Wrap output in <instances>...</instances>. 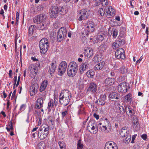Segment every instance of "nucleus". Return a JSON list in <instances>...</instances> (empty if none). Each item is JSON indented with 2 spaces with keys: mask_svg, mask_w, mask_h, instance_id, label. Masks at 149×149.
I'll use <instances>...</instances> for the list:
<instances>
[{
  "mask_svg": "<svg viewBox=\"0 0 149 149\" xmlns=\"http://www.w3.org/2000/svg\"><path fill=\"white\" fill-rule=\"evenodd\" d=\"M120 96L119 94L116 93H111L109 95V98L111 99H118Z\"/></svg>",
  "mask_w": 149,
  "mask_h": 149,
  "instance_id": "obj_30",
  "label": "nucleus"
},
{
  "mask_svg": "<svg viewBox=\"0 0 149 149\" xmlns=\"http://www.w3.org/2000/svg\"><path fill=\"white\" fill-rule=\"evenodd\" d=\"M67 66V63L64 61H62L60 63L58 67V74L62 76L65 72Z\"/></svg>",
  "mask_w": 149,
  "mask_h": 149,
  "instance_id": "obj_9",
  "label": "nucleus"
},
{
  "mask_svg": "<svg viewBox=\"0 0 149 149\" xmlns=\"http://www.w3.org/2000/svg\"><path fill=\"white\" fill-rule=\"evenodd\" d=\"M102 59V55L99 54H97L94 57L93 60L95 62H97L101 61Z\"/></svg>",
  "mask_w": 149,
  "mask_h": 149,
  "instance_id": "obj_35",
  "label": "nucleus"
},
{
  "mask_svg": "<svg viewBox=\"0 0 149 149\" xmlns=\"http://www.w3.org/2000/svg\"><path fill=\"white\" fill-rule=\"evenodd\" d=\"M84 51L85 56L87 58H89L93 55V50L91 47H88L86 48Z\"/></svg>",
  "mask_w": 149,
  "mask_h": 149,
  "instance_id": "obj_12",
  "label": "nucleus"
},
{
  "mask_svg": "<svg viewBox=\"0 0 149 149\" xmlns=\"http://www.w3.org/2000/svg\"><path fill=\"white\" fill-rule=\"evenodd\" d=\"M36 28V26L34 25H32L29 26L28 30V36H31L33 34V31L35 30Z\"/></svg>",
  "mask_w": 149,
  "mask_h": 149,
  "instance_id": "obj_37",
  "label": "nucleus"
},
{
  "mask_svg": "<svg viewBox=\"0 0 149 149\" xmlns=\"http://www.w3.org/2000/svg\"><path fill=\"white\" fill-rule=\"evenodd\" d=\"M26 107V105L25 104H23L20 107L19 111L18 113H21L25 109Z\"/></svg>",
  "mask_w": 149,
  "mask_h": 149,
  "instance_id": "obj_48",
  "label": "nucleus"
},
{
  "mask_svg": "<svg viewBox=\"0 0 149 149\" xmlns=\"http://www.w3.org/2000/svg\"><path fill=\"white\" fill-rule=\"evenodd\" d=\"M43 101V100L39 98L37 100L35 106L36 109H39L42 107Z\"/></svg>",
  "mask_w": 149,
  "mask_h": 149,
  "instance_id": "obj_28",
  "label": "nucleus"
},
{
  "mask_svg": "<svg viewBox=\"0 0 149 149\" xmlns=\"http://www.w3.org/2000/svg\"><path fill=\"white\" fill-rule=\"evenodd\" d=\"M101 2V1H100V0H99L98 1H96L95 4V6H97L99 5L100 4Z\"/></svg>",
  "mask_w": 149,
  "mask_h": 149,
  "instance_id": "obj_61",
  "label": "nucleus"
},
{
  "mask_svg": "<svg viewBox=\"0 0 149 149\" xmlns=\"http://www.w3.org/2000/svg\"><path fill=\"white\" fill-rule=\"evenodd\" d=\"M78 115H84L85 113L84 109L82 105H81L78 108Z\"/></svg>",
  "mask_w": 149,
  "mask_h": 149,
  "instance_id": "obj_40",
  "label": "nucleus"
},
{
  "mask_svg": "<svg viewBox=\"0 0 149 149\" xmlns=\"http://www.w3.org/2000/svg\"><path fill=\"white\" fill-rule=\"evenodd\" d=\"M116 105L118 107V108L119 109V112L121 114H123L125 113V110L123 107L121 106L119 103H117L116 104Z\"/></svg>",
  "mask_w": 149,
  "mask_h": 149,
  "instance_id": "obj_44",
  "label": "nucleus"
},
{
  "mask_svg": "<svg viewBox=\"0 0 149 149\" xmlns=\"http://www.w3.org/2000/svg\"><path fill=\"white\" fill-rule=\"evenodd\" d=\"M19 14L18 12H17L16 15V23H17L18 20V16H19Z\"/></svg>",
  "mask_w": 149,
  "mask_h": 149,
  "instance_id": "obj_62",
  "label": "nucleus"
},
{
  "mask_svg": "<svg viewBox=\"0 0 149 149\" xmlns=\"http://www.w3.org/2000/svg\"><path fill=\"white\" fill-rule=\"evenodd\" d=\"M89 16V11L87 9H83L79 11L78 15V20L82 21L87 19Z\"/></svg>",
  "mask_w": 149,
  "mask_h": 149,
  "instance_id": "obj_6",
  "label": "nucleus"
},
{
  "mask_svg": "<svg viewBox=\"0 0 149 149\" xmlns=\"http://www.w3.org/2000/svg\"><path fill=\"white\" fill-rule=\"evenodd\" d=\"M102 4L103 6H105L109 4V0H101Z\"/></svg>",
  "mask_w": 149,
  "mask_h": 149,
  "instance_id": "obj_53",
  "label": "nucleus"
},
{
  "mask_svg": "<svg viewBox=\"0 0 149 149\" xmlns=\"http://www.w3.org/2000/svg\"><path fill=\"white\" fill-rule=\"evenodd\" d=\"M4 13L3 10V9H1V10L0 11V14L2 15L3 16V17L4 18L5 16L3 14Z\"/></svg>",
  "mask_w": 149,
  "mask_h": 149,
  "instance_id": "obj_64",
  "label": "nucleus"
},
{
  "mask_svg": "<svg viewBox=\"0 0 149 149\" xmlns=\"http://www.w3.org/2000/svg\"><path fill=\"white\" fill-rule=\"evenodd\" d=\"M48 135L47 134L44 133L41 131H39L38 133V136L39 138L41 140H43L45 139Z\"/></svg>",
  "mask_w": 149,
  "mask_h": 149,
  "instance_id": "obj_38",
  "label": "nucleus"
},
{
  "mask_svg": "<svg viewBox=\"0 0 149 149\" xmlns=\"http://www.w3.org/2000/svg\"><path fill=\"white\" fill-rule=\"evenodd\" d=\"M71 99V95L68 90L63 91L60 94L59 97V101L60 103L66 106L69 103Z\"/></svg>",
  "mask_w": 149,
  "mask_h": 149,
  "instance_id": "obj_2",
  "label": "nucleus"
},
{
  "mask_svg": "<svg viewBox=\"0 0 149 149\" xmlns=\"http://www.w3.org/2000/svg\"><path fill=\"white\" fill-rule=\"evenodd\" d=\"M106 13L108 16H113L115 14V11L112 6H109L107 9Z\"/></svg>",
  "mask_w": 149,
  "mask_h": 149,
  "instance_id": "obj_21",
  "label": "nucleus"
},
{
  "mask_svg": "<svg viewBox=\"0 0 149 149\" xmlns=\"http://www.w3.org/2000/svg\"><path fill=\"white\" fill-rule=\"evenodd\" d=\"M59 9L56 6L52 7L51 8L50 15L51 17L55 18L58 15Z\"/></svg>",
  "mask_w": 149,
  "mask_h": 149,
  "instance_id": "obj_14",
  "label": "nucleus"
},
{
  "mask_svg": "<svg viewBox=\"0 0 149 149\" xmlns=\"http://www.w3.org/2000/svg\"><path fill=\"white\" fill-rule=\"evenodd\" d=\"M86 75L88 78H92L95 75V72L92 69L86 72Z\"/></svg>",
  "mask_w": 149,
  "mask_h": 149,
  "instance_id": "obj_36",
  "label": "nucleus"
},
{
  "mask_svg": "<svg viewBox=\"0 0 149 149\" xmlns=\"http://www.w3.org/2000/svg\"><path fill=\"white\" fill-rule=\"evenodd\" d=\"M29 70L30 72L29 76L31 78L34 77L36 75L38 70L34 66H31L29 67Z\"/></svg>",
  "mask_w": 149,
  "mask_h": 149,
  "instance_id": "obj_18",
  "label": "nucleus"
},
{
  "mask_svg": "<svg viewBox=\"0 0 149 149\" xmlns=\"http://www.w3.org/2000/svg\"><path fill=\"white\" fill-rule=\"evenodd\" d=\"M121 42L119 41H116L114 42L112 45V47L114 49H116V48L120 46Z\"/></svg>",
  "mask_w": 149,
  "mask_h": 149,
  "instance_id": "obj_41",
  "label": "nucleus"
},
{
  "mask_svg": "<svg viewBox=\"0 0 149 149\" xmlns=\"http://www.w3.org/2000/svg\"><path fill=\"white\" fill-rule=\"evenodd\" d=\"M133 120L132 126L134 127L135 128L136 130H137L139 127V123L137 118L136 116H134L133 117Z\"/></svg>",
  "mask_w": 149,
  "mask_h": 149,
  "instance_id": "obj_25",
  "label": "nucleus"
},
{
  "mask_svg": "<svg viewBox=\"0 0 149 149\" xmlns=\"http://www.w3.org/2000/svg\"><path fill=\"white\" fill-rule=\"evenodd\" d=\"M132 95L130 93H129L124 97L125 101L126 102L130 103L132 101Z\"/></svg>",
  "mask_w": 149,
  "mask_h": 149,
  "instance_id": "obj_39",
  "label": "nucleus"
},
{
  "mask_svg": "<svg viewBox=\"0 0 149 149\" xmlns=\"http://www.w3.org/2000/svg\"><path fill=\"white\" fill-rule=\"evenodd\" d=\"M38 130L48 135L49 134V127L47 125H43L40 127Z\"/></svg>",
  "mask_w": 149,
  "mask_h": 149,
  "instance_id": "obj_26",
  "label": "nucleus"
},
{
  "mask_svg": "<svg viewBox=\"0 0 149 149\" xmlns=\"http://www.w3.org/2000/svg\"><path fill=\"white\" fill-rule=\"evenodd\" d=\"M87 129L91 133L93 134H95L98 131V128L96 123L92 121L89 122Z\"/></svg>",
  "mask_w": 149,
  "mask_h": 149,
  "instance_id": "obj_8",
  "label": "nucleus"
},
{
  "mask_svg": "<svg viewBox=\"0 0 149 149\" xmlns=\"http://www.w3.org/2000/svg\"><path fill=\"white\" fill-rule=\"evenodd\" d=\"M67 113V111L65 110L64 111L62 112V116L63 117H64L65 115Z\"/></svg>",
  "mask_w": 149,
  "mask_h": 149,
  "instance_id": "obj_59",
  "label": "nucleus"
},
{
  "mask_svg": "<svg viewBox=\"0 0 149 149\" xmlns=\"http://www.w3.org/2000/svg\"><path fill=\"white\" fill-rule=\"evenodd\" d=\"M56 67V62L52 63L50 65L49 67V72L50 74H53L55 72Z\"/></svg>",
  "mask_w": 149,
  "mask_h": 149,
  "instance_id": "obj_23",
  "label": "nucleus"
},
{
  "mask_svg": "<svg viewBox=\"0 0 149 149\" xmlns=\"http://www.w3.org/2000/svg\"><path fill=\"white\" fill-rule=\"evenodd\" d=\"M93 116L97 120H98L99 119V117L98 115L96 113H94L93 114Z\"/></svg>",
  "mask_w": 149,
  "mask_h": 149,
  "instance_id": "obj_63",
  "label": "nucleus"
},
{
  "mask_svg": "<svg viewBox=\"0 0 149 149\" xmlns=\"http://www.w3.org/2000/svg\"><path fill=\"white\" fill-rule=\"evenodd\" d=\"M91 42H93L94 44H95L98 42L97 39L95 38H90V39Z\"/></svg>",
  "mask_w": 149,
  "mask_h": 149,
  "instance_id": "obj_55",
  "label": "nucleus"
},
{
  "mask_svg": "<svg viewBox=\"0 0 149 149\" xmlns=\"http://www.w3.org/2000/svg\"><path fill=\"white\" fill-rule=\"evenodd\" d=\"M107 48V46L106 45L104 44H102L99 47L98 49L99 52H104L105 51Z\"/></svg>",
  "mask_w": 149,
  "mask_h": 149,
  "instance_id": "obj_42",
  "label": "nucleus"
},
{
  "mask_svg": "<svg viewBox=\"0 0 149 149\" xmlns=\"http://www.w3.org/2000/svg\"><path fill=\"white\" fill-rule=\"evenodd\" d=\"M88 64L87 63L85 62L81 65L79 67V70L81 73H83L86 69L88 68Z\"/></svg>",
  "mask_w": 149,
  "mask_h": 149,
  "instance_id": "obj_27",
  "label": "nucleus"
},
{
  "mask_svg": "<svg viewBox=\"0 0 149 149\" xmlns=\"http://www.w3.org/2000/svg\"><path fill=\"white\" fill-rule=\"evenodd\" d=\"M67 33V31L65 28L64 27H61L57 32V39L58 41H62L65 37Z\"/></svg>",
  "mask_w": 149,
  "mask_h": 149,
  "instance_id": "obj_7",
  "label": "nucleus"
},
{
  "mask_svg": "<svg viewBox=\"0 0 149 149\" xmlns=\"http://www.w3.org/2000/svg\"><path fill=\"white\" fill-rule=\"evenodd\" d=\"M45 148L46 144L43 141L39 143L36 147V149H45Z\"/></svg>",
  "mask_w": 149,
  "mask_h": 149,
  "instance_id": "obj_34",
  "label": "nucleus"
},
{
  "mask_svg": "<svg viewBox=\"0 0 149 149\" xmlns=\"http://www.w3.org/2000/svg\"><path fill=\"white\" fill-rule=\"evenodd\" d=\"M48 84V81L47 80H45L43 81L40 87V91H44L46 88Z\"/></svg>",
  "mask_w": 149,
  "mask_h": 149,
  "instance_id": "obj_29",
  "label": "nucleus"
},
{
  "mask_svg": "<svg viewBox=\"0 0 149 149\" xmlns=\"http://www.w3.org/2000/svg\"><path fill=\"white\" fill-rule=\"evenodd\" d=\"M115 55L116 57L118 59H125L124 51L122 48H120L116 51Z\"/></svg>",
  "mask_w": 149,
  "mask_h": 149,
  "instance_id": "obj_10",
  "label": "nucleus"
},
{
  "mask_svg": "<svg viewBox=\"0 0 149 149\" xmlns=\"http://www.w3.org/2000/svg\"><path fill=\"white\" fill-rule=\"evenodd\" d=\"M126 127H123L121 130L120 134L122 137H123V140L125 143L129 142L131 139V136L129 133V131Z\"/></svg>",
  "mask_w": 149,
  "mask_h": 149,
  "instance_id": "obj_5",
  "label": "nucleus"
},
{
  "mask_svg": "<svg viewBox=\"0 0 149 149\" xmlns=\"http://www.w3.org/2000/svg\"><path fill=\"white\" fill-rule=\"evenodd\" d=\"M77 145V149H83L84 145L81 140L80 139L78 141Z\"/></svg>",
  "mask_w": 149,
  "mask_h": 149,
  "instance_id": "obj_45",
  "label": "nucleus"
},
{
  "mask_svg": "<svg viewBox=\"0 0 149 149\" xmlns=\"http://www.w3.org/2000/svg\"><path fill=\"white\" fill-rule=\"evenodd\" d=\"M105 101L103 100H101V99L100 100L99 102V104L101 105H103L105 104Z\"/></svg>",
  "mask_w": 149,
  "mask_h": 149,
  "instance_id": "obj_56",
  "label": "nucleus"
},
{
  "mask_svg": "<svg viewBox=\"0 0 149 149\" xmlns=\"http://www.w3.org/2000/svg\"><path fill=\"white\" fill-rule=\"evenodd\" d=\"M49 45L48 40L47 38H44L42 39L40 41L39 44L40 53L42 54H45L48 50Z\"/></svg>",
  "mask_w": 149,
  "mask_h": 149,
  "instance_id": "obj_4",
  "label": "nucleus"
},
{
  "mask_svg": "<svg viewBox=\"0 0 149 149\" xmlns=\"http://www.w3.org/2000/svg\"><path fill=\"white\" fill-rule=\"evenodd\" d=\"M33 22L34 23L38 24V28L42 30L46 28L49 24L47 16L43 14L35 17L33 19Z\"/></svg>",
  "mask_w": 149,
  "mask_h": 149,
  "instance_id": "obj_1",
  "label": "nucleus"
},
{
  "mask_svg": "<svg viewBox=\"0 0 149 149\" xmlns=\"http://www.w3.org/2000/svg\"><path fill=\"white\" fill-rule=\"evenodd\" d=\"M99 128L101 131L105 132H109L111 131V127L106 126L105 125H100Z\"/></svg>",
  "mask_w": 149,
  "mask_h": 149,
  "instance_id": "obj_22",
  "label": "nucleus"
},
{
  "mask_svg": "<svg viewBox=\"0 0 149 149\" xmlns=\"http://www.w3.org/2000/svg\"><path fill=\"white\" fill-rule=\"evenodd\" d=\"M147 136L146 134H142L141 137L144 140H146L147 138Z\"/></svg>",
  "mask_w": 149,
  "mask_h": 149,
  "instance_id": "obj_58",
  "label": "nucleus"
},
{
  "mask_svg": "<svg viewBox=\"0 0 149 149\" xmlns=\"http://www.w3.org/2000/svg\"><path fill=\"white\" fill-rule=\"evenodd\" d=\"M125 109L126 113L129 116L132 117L134 115V113L130 106H126Z\"/></svg>",
  "mask_w": 149,
  "mask_h": 149,
  "instance_id": "obj_20",
  "label": "nucleus"
},
{
  "mask_svg": "<svg viewBox=\"0 0 149 149\" xmlns=\"http://www.w3.org/2000/svg\"><path fill=\"white\" fill-rule=\"evenodd\" d=\"M55 118L53 117L49 116L48 118V121L49 125H53L54 124Z\"/></svg>",
  "mask_w": 149,
  "mask_h": 149,
  "instance_id": "obj_43",
  "label": "nucleus"
},
{
  "mask_svg": "<svg viewBox=\"0 0 149 149\" xmlns=\"http://www.w3.org/2000/svg\"><path fill=\"white\" fill-rule=\"evenodd\" d=\"M95 27V23L92 21H89L87 24L86 28L88 32H93L94 31Z\"/></svg>",
  "mask_w": 149,
  "mask_h": 149,
  "instance_id": "obj_16",
  "label": "nucleus"
},
{
  "mask_svg": "<svg viewBox=\"0 0 149 149\" xmlns=\"http://www.w3.org/2000/svg\"><path fill=\"white\" fill-rule=\"evenodd\" d=\"M115 82V80L113 78L108 77L106 78L104 81L105 85L108 86L112 85Z\"/></svg>",
  "mask_w": 149,
  "mask_h": 149,
  "instance_id": "obj_19",
  "label": "nucleus"
},
{
  "mask_svg": "<svg viewBox=\"0 0 149 149\" xmlns=\"http://www.w3.org/2000/svg\"><path fill=\"white\" fill-rule=\"evenodd\" d=\"M97 85L94 83H91L90 84L87 91L88 92H91L93 93L95 92L97 90Z\"/></svg>",
  "mask_w": 149,
  "mask_h": 149,
  "instance_id": "obj_17",
  "label": "nucleus"
},
{
  "mask_svg": "<svg viewBox=\"0 0 149 149\" xmlns=\"http://www.w3.org/2000/svg\"><path fill=\"white\" fill-rule=\"evenodd\" d=\"M60 149H65L66 145L65 143L62 141H60L58 143Z\"/></svg>",
  "mask_w": 149,
  "mask_h": 149,
  "instance_id": "obj_46",
  "label": "nucleus"
},
{
  "mask_svg": "<svg viewBox=\"0 0 149 149\" xmlns=\"http://www.w3.org/2000/svg\"><path fill=\"white\" fill-rule=\"evenodd\" d=\"M59 13L60 14H64L66 13V10L63 7L61 8L60 9H58Z\"/></svg>",
  "mask_w": 149,
  "mask_h": 149,
  "instance_id": "obj_54",
  "label": "nucleus"
},
{
  "mask_svg": "<svg viewBox=\"0 0 149 149\" xmlns=\"http://www.w3.org/2000/svg\"><path fill=\"white\" fill-rule=\"evenodd\" d=\"M88 35V32H86L85 31H84V32H83L82 33V36L81 38V40H86V37H87Z\"/></svg>",
  "mask_w": 149,
  "mask_h": 149,
  "instance_id": "obj_51",
  "label": "nucleus"
},
{
  "mask_svg": "<svg viewBox=\"0 0 149 149\" xmlns=\"http://www.w3.org/2000/svg\"><path fill=\"white\" fill-rule=\"evenodd\" d=\"M70 0H57L58 2L59 3L63 2H67L70 1Z\"/></svg>",
  "mask_w": 149,
  "mask_h": 149,
  "instance_id": "obj_60",
  "label": "nucleus"
},
{
  "mask_svg": "<svg viewBox=\"0 0 149 149\" xmlns=\"http://www.w3.org/2000/svg\"><path fill=\"white\" fill-rule=\"evenodd\" d=\"M118 33V30L116 29L114 30H109L108 32V35L109 36H111L112 34H113L112 36L114 38H116L117 35Z\"/></svg>",
  "mask_w": 149,
  "mask_h": 149,
  "instance_id": "obj_31",
  "label": "nucleus"
},
{
  "mask_svg": "<svg viewBox=\"0 0 149 149\" xmlns=\"http://www.w3.org/2000/svg\"><path fill=\"white\" fill-rule=\"evenodd\" d=\"M78 69V65L77 63L72 61L69 64L67 70L68 75L70 77H74L77 73Z\"/></svg>",
  "mask_w": 149,
  "mask_h": 149,
  "instance_id": "obj_3",
  "label": "nucleus"
},
{
  "mask_svg": "<svg viewBox=\"0 0 149 149\" xmlns=\"http://www.w3.org/2000/svg\"><path fill=\"white\" fill-rule=\"evenodd\" d=\"M46 95V93L45 92H44L40 95L39 98L44 100L45 99Z\"/></svg>",
  "mask_w": 149,
  "mask_h": 149,
  "instance_id": "obj_52",
  "label": "nucleus"
},
{
  "mask_svg": "<svg viewBox=\"0 0 149 149\" xmlns=\"http://www.w3.org/2000/svg\"><path fill=\"white\" fill-rule=\"evenodd\" d=\"M104 149H118V147L116 144L111 141L106 143Z\"/></svg>",
  "mask_w": 149,
  "mask_h": 149,
  "instance_id": "obj_11",
  "label": "nucleus"
},
{
  "mask_svg": "<svg viewBox=\"0 0 149 149\" xmlns=\"http://www.w3.org/2000/svg\"><path fill=\"white\" fill-rule=\"evenodd\" d=\"M106 96L105 94H102L101 95L100 98L101 100L105 101L106 100Z\"/></svg>",
  "mask_w": 149,
  "mask_h": 149,
  "instance_id": "obj_57",
  "label": "nucleus"
},
{
  "mask_svg": "<svg viewBox=\"0 0 149 149\" xmlns=\"http://www.w3.org/2000/svg\"><path fill=\"white\" fill-rule=\"evenodd\" d=\"M127 69L124 66H122L120 69L119 72L122 74H124L127 72Z\"/></svg>",
  "mask_w": 149,
  "mask_h": 149,
  "instance_id": "obj_49",
  "label": "nucleus"
},
{
  "mask_svg": "<svg viewBox=\"0 0 149 149\" xmlns=\"http://www.w3.org/2000/svg\"><path fill=\"white\" fill-rule=\"evenodd\" d=\"M126 84L123 82L119 84L118 87V90L120 92H126L127 89L126 88Z\"/></svg>",
  "mask_w": 149,
  "mask_h": 149,
  "instance_id": "obj_15",
  "label": "nucleus"
},
{
  "mask_svg": "<svg viewBox=\"0 0 149 149\" xmlns=\"http://www.w3.org/2000/svg\"><path fill=\"white\" fill-rule=\"evenodd\" d=\"M58 99L54 97V100L51 99L48 103V107L49 109L56 107L58 104Z\"/></svg>",
  "mask_w": 149,
  "mask_h": 149,
  "instance_id": "obj_13",
  "label": "nucleus"
},
{
  "mask_svg": "<svg viewBox=\"0 0 149 149\" xmlns=\"http://www.w3.org/2000/svg\"><path fill=\"white\" fill-rule=\"evenodd\" d=\"M104 34H101L100 33H98L97 35L96 38L97 39L98 41H102L104 38Z\"/></svg>",
  "mask_w": 149,
  "mask_h": 149,
  "instance_id": "obj_47",
  "label": "nucleus"
},
{
  "mask_svg": "<svg viewBox=\"0 0 149 149\" xmlns=\"http://www.w3.org/2000/svg\"><path fill=\"white\" fill-rule=\"evenodd\" d=\"M105 12V10L102 8H100L98 11L99 14H100V15L102 16L104 15Z\"/></svg>",
  "mask_w": 149,
  "mask_h": 149,
  "instance_id": "obj_50",
  "label": "nucleus"
},
{
  "mask_svg": "<svg viewBox=\"0 0 149 149\" xmlns=\"http://www.w3.org/2000/svg\"><path fill=\"white\" fill-rule=\"evenodd\" d=\"M38 86V85L35 86H32L30 88V95L32 96L36 93Z\"/></svg>",
  "mask_w": 149,
  "mask_h": 149,
  "instance_id": "obj_32",
  "label": "nucleus"
},
{
  "mask_svg": "<svg viewBox=\"0 0 149 149\" xmlns=\"http://www.w3.org/2000/svg\"><path fill=\"white\" fill-rule=\"evenodd\" d=\"M105 63L104 61L101 62L96 65L94 67V69L95 71H99L101 70L103 68Z\"/></svg>",
  "mask_w": 149,
  "mask_h": 149,
  "instance_id": "obj_24",
  "label": "nucleus"
},
{
  "mask_svg": "<svg viewBox=\"0 0 149 149\" xmlns=\"http://www.w3.org/2000/svg\"><path fill=\"white\" fill-rule=\"evenodd\" d=\"M102 125L107 127H111L110 122L107 118H103L102 123H99L100 125Z\"/></svg>",
  "mask_w": 149,
  "mask_h": 149,
  "instance_id": "obj_33",
  "label": "nucleus"
}]
</instances>
